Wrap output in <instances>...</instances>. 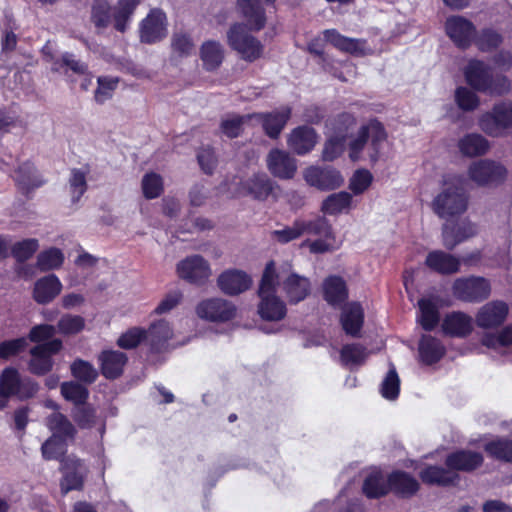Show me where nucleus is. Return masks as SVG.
Masks as SVG:
<instances>
[{
    "instance_id": "nucleus-1",
    "label": "nucleus",
    "mask_w": 512,
    "mask_h": 512,
    "mask_svg": "<svg viewBox=\"0 0 512 512\" xmlns=\"http://www.w3.org/2000/svg\"><path fill=\"white\" fill-rule=\"evenodd\" d=\"M468 208V196L464 189V178L453 175L444 180L441 191L432 201V210L443 219L463 214Z\"/></svg>"
},
{
    "instance_id": "nucleus-2",
    "label": "nucleus",
    "mask_w": 512,
    "mask_h": 512,
    "mask_svg": "<svg viewBox=\"0 0 512 512\" xmlns=\"http://www.w3.org/2000/svg\"><path fill=\"white\" fill-rule=\"evenodd\" d=\"M260 302L258 313L267 321H280L287 312L285 303L278 297L276 288V267L274 262L267 263L258 289Z\"/></svg>"
},
{
    "instance_id": "nucleus-3",
    "label": "nucleus",
    "mask_w": 512,
    "mask_h": 512,
    "mask_svg": "<svg viewBox=\"0 0 512 512\" xmlns=\"http://www.w3.org/2000/svg\"><path fill=\"white\" fill-rule=\"evenodd\" d=\"M387 140L384 127L378 121H370L362 125L357 134L351 138L348 144L349 158L353 162L361 159L362 152L369 142L368 156L372 163L379 160L381 150Z\"/></svg>"
},
{
    "instance_id": "nucleus-4",
    "label": "nucleus",
    "mask_w": 512,
    "mask_h": 512,
    "mask_svg": "<svg viewBox=\"0 0 512 512\" xmlns=\"http://www.w3.org/2000/svg\"><path fill=\"white\" fill-rule=\"evenodd\" d=\"M464 75L467 83L480 92L503 95L510 90V82L506 76L494 75L492 69L479 60H470Z\"/></svg>"
},
{
    "instance_id": "nucleus-5",
    "label": "nucleus",
    "mask_w": 512,
    "mask_h": 512,
    "mask_svg": "<svg viewBox=\"0 0 512 512\" xmlns=\"http://www.w3.org/2000/svg\"><path fill=\"white\" fill-rule=\"evenodd\" d=\"M38 385L29 377H22L17 369L5 368L0 374V410L7 406L8 398L15 396L24 400L33 397Z\"/></svg>"
},
{
    "instance_id": "nucleus-6",
    "label": "nucleus",
    "mask_w": 512,
    "mask_h": 512,
    "mask_svg": "<svg viewBox=\"0 0 512 512\" xmlns=\"http://www.w3.org/2000/svg\"><path fill=\"white\" fill-rule=\"evenodd\" d=\"M479 128L490 137H502L512 129V101L504 100L480 115Z\"/></svg>"
},
{
    "instance_id": "nucleus-7",
    "label": "nucleus",
    "mask_w": 512,
    "mask_h": 512,
    "mask_svg": "<svg viewBox=\"0 0 512 512\" xmlns=\"http://www.w3.org/2000/svg\"><path fill=\"white\" fill-rule=\"evenodd\" d=\"M281 287L285 297L292 304L303 301L311 291L310 280L292 270L289 263L276 269V288Z\"/></svg>"
},
{
    "instance_id": "nucleus-8",
    "label": "nucleus",
    "mask_w": 512,
    "mask_h": 512,
    "mask_svg": "<svg viewBox=\"0 0 512 512\" xmlns=\"http://www.w3.org/2000/svg\"><path fill=\"white\" fill-rule=\"evenodd\" d=\"M227 41L229 46L245 61L253 62L263 54L262 43L249 34L242 24H234L229 29Z\"/></svg>"
},
{
    "instance_id": "nucleus-9",
    "label": "nucleus",
    "mask_w": 512,
    "mask_h": 512,
    "mask_svg": "<svg viewBox=\"0 0 512 512\" xmlns=\"http://www.w3.org/2000/svg\"><path fill=\"white\" fill-rule=\"evenodd\" d=\"M506 174V168L491 159L473 161L467 169L468 179L480 187L497 185L505 179Z\"/></svg>"
},
{
    "instance_id": "nucleus-10",
    "label": "nucleus",
    "mask_w": 512,
    "mask_h": 512,
    "mask_svg": "<svg viewBox=\"0 0 512 512\" xmlns=\"http://www.w3.org/2000/svg\"><path fill=\"white\" fill-rule=\"evenodd\" d=\"M453 295L464 302H481L491 293V286L487 279L478 276L462 277L454 281Z\"/></svg>"
},
{
    "instance_id": "nucleus-11",
    "label": "nucleus",
    "mask_w": 512,
    "mask_h": 512,
    "mask_svg": "<svg viewBox=\"0 0 512 512\" xmlns=\"http://www.w3.org/2000/svg\"><path fill=\"white\" fill-rule=\"evenodd\" d=\"M179 278L196 285H202L212 275L209 262L201 255L194 254L185 257L176 265Z\"/></svg>"
},
{
    "instance_id": "nucleus-12",
    "label": "nucleus",
    "mask_w": 512,
    "mask_h": 512,
    "mask_svg": "<svg viewBox=\"0 0 512 512\" xmlns=\"http://www.w3.org/2000/svg\"><path fill=\"white\" fill-rule=\"evenodd\" d=\"M303 178L309 186L321 191L334 190L344 184L340 171L331 166L311 165L303 170Z\"/></svg>"
},
{
    "instance_id": "nucleus-13",
    "label": "nucleus",
    "mask_w": 512,
    "mask_h": 512,
    "mask_svg": "<svg viewBox=\"0 0 512 512\" xmlns=\"http://www.w3.org/2000/svg\"><path fill=\"white\" fill-rule=\"evenodd\" d=\"M167 36V17L158 8L150 10L139 24V37L141 42L153 44Z\"/></svg>"
},
{
    "instance_id": "nucleus-14",
    "label": "nucleus",
    "mask_w": 512,
    "mask_h": 512,
    "mask_svg": "<svg viewBox=\"0 0 512 512\" xmlns=\"http://www.w3.org/2000/svg\"><path fill=\"white\" fill-rule=\"evenodd\" d=\"M62 348L60 339H53L44 344L33 347L30 351L29 370L36 375H44L53 367L52 355L58 353Z\"/></svg>"
},
{
    "instance_id": "nucleus-15",
    "label": "nucleus",
    "mask_w": 512,
    "mask_h": 512,
    "mask_svg": "<svg viewBox=\"0 0 512 512\" xmlns=\"http://www.w3.org/2000/svg\"><path fill=\"white\" fill-rule=\"evenodd\" d=\"M196 313L200 318L211 322H226L235 317L236 307L223 298H210L197 305Z\"/></svg>"
},
{
    "instance_id": "nucleus-16",
    "label": "nucleus",
    "mask_w": 512,
    "mask_h": 512,
    "mask_svg": "<svg viewBox=\"0 0 512 512\" xmlns=\"http://www.w3.org/2000/svg\"><path fill=\"white\" fill-rule=\"evenodd\" d=\"M269 172L276 178L292 179L298 169L297 160L289 152L281 149H272L266 157Z\"/></svg>"
},
{
    "instance_id": "nucleus-17",
    "label": "nucleus",
    "mask_w": 512,
    "mask_h": 512,
    "mask_svg": "<svg viewBox=\"0 0 512 512\" xmlns=\"http://www.w3.org/2000/svg\"><path fill=\"white\" fill-rule=\"evenodd\" d=\"M317 142V132L307 125L294 128L287 137L288 148L299 156L309 154L315 148Z\"/></svg>"
},
{
    "instance_id": "nucleus-18",
    "label": "nucleus",
    "mask_w": 512,
    "mask_h": 512,
    "mask_svg": "<svg viewBox=\"0 0 512 512\" xmlns=\"http://www.w3.org/2000/svg\"><path fill=\"white\" fill-rule=\"evenodd\" d=\"M62 470L61 491L63 494L82 487L87 469L80 459L74 456L66 457L62 462Z\"/></svg>"
},
{
    "instance_id": "nucleus-19",
    "label": "nucleus",
    "mask_w": 512,
    "mask_h": 512,
    "mask_svg": "<svg viewBox=\"0 0 512 512\" xmlns=\"http://www.w3.org/2000/svg\"><path fill=\"white\" fill-rule=\"evenodd\" d=\"M446 32L451 40L459 47H468L475 37V27L461 16H452L446 20Z\"/></svg>"
},
{
    "instance_id": "nucleus-20",
    "label": "nucleus",
    "mask_w": 512,
    "mask_h": 512,
    "mask_svg": "<svg viewBox=\"0 0 512 512\" xmlns=\"http://www.w3.org/2000/svg\"><path fill=\"white\" fill-rule=\"evenodd\" d=\"M252 280L247 273L237 269L222 272L217 278L219 289L227 295H238L251 286Z\"/></svg>"
},
{
    "instance_id": "nucleus-21",
    "label": "nucleus",
    "mask_w": 512,
    "mask_h": 512,
    "mask_svg": "<svg viewBox=\"0 0 512 512\" xmlns=\"http://www.w3.org/2000/svg\"><path fill=\"white\" fill-rule=\"evenodd\" d=\"M508 305L503 301H491L482 306L476 315V324L481 328L500 326L508 315Z\"/></svg>"
},
{
    "instance_id": "nucleus-22",
    "label": "nucleus",
    "mask_w": 512,
    "mask_h": 512,
    "mask_svg": "<svg viewBox=\"0 0 512 512\" xmlns=\"http://www.w3.org/2000/svg\"><path fill=\"white\" fill-rule=\"evenodd\" d=\"M324 38L342 52L357 56L367 55L372 52L365 40L343 36L334 29L325 30Z\"/></svg>"
},
{
    "instance_id": "nucleus-23",
    "label": "nucleus",
    "mask_w": 512,
    "mask_h": 512,
    "mask_svg": "<svg viewBox=\"0 0 512 512\" xmlns=\"http://www.w3.org/2000/svg\"><path fill=\"white\" fill-rule=\"evenodd\" d=\"M173 337V329L169 322L159 319L150 324L146 330L145 344L152 352H161L166 349Z\"/></svg>"
},
{
    "instance_id": "nucleus-24",
    "label": "nucleus",
    "mask_w": 512,
    "mask_h": 512,
    "mask_svg": "<svg viewBox=\"0 0 512 512\" xmlns=\"http://www.w3.org/2000/svg\"><path fill=\"white\" fill-rule=\"evenodd\" d=\"M340 323L347 335L358 337L364 323V309L359 302H350L342 308Z\"/></svg>"
},
{
    "instance_id": "nucleus-25",
    "label": "nucleus",
    "mask_w": 512,
    "mask_h": 512,
    "mask_svg": "<svg viewBox=\"0 0 512 512\" xmlns=\"http://www.w3.org/2000/svg\"><path fill=\"white\" fill-rule=\"evenodd\" d=\"M127 355L117 350H104L98 356L102 375L107 379L118 378L127 363Z\"/></svg>"
},
{
    "instance_id": "nucleus-26",
    "label": "nucleus",
    "mask_w": 512,
    "mask_h": 512,
    "mask_svg": "<svg viewBox=\"0 0 512 512\" xmlns=\"http://www.w3.org/2000/svg\"><path fill=\"white\" fill-rule=\"evenodd\" d=\"M425 264L437 273L450 275L460 271L461 261L452 254L442 250H434L428 253Z\"/></svg>"
},
{
    "instance_id": "nucleus-27",
    "label": "nucleus",
    "mask_w": 512,
    "mask_h": 512,
    "mask_svg": "<svg viewBox=\"0 0 512 512\" xmlns=\"http://www.w3.org/2000/svg\"><path fill=\"white\" fill-rule=\"evenodd\" d=\"M290 115L291 109L285 106L271 113L253 114V118L262 123L263 129L269 137L277 138L289 120Z\"/></svg>"
},
{
    "instance_id": "nucleus-28",
    "label": "nucleus",
    "mask_w": 512,
    "mask_h": 512,
    "mask_svg": "<svg viewBox=\"0 0 512 512\" xmlns=\"http://www.w3.org/2000/svg\"><path fill=\"white\" fill-rule=\"evenodd\" d=\"M62 290L59 278L50 274L38 279L34 284L33 298L39 304H47L57 297Z\"/></svg>"
},
{
    "instance_id": "nucleus-29",
    "label": "nucleus",
    "mask_w": 512,
    "mask_h": 512,
    "mask_svg": "<svg viewBox=\"0 0 512 512\" xmlns=\"http://www.w3.org/2000/svg\"><path fill=\"white\" fill-rule=\"evenodd\" d=\"M275 0H265L266 3H272ZM238 7L243 17L246 19L250 30L259 31L265 25V13L260 5V0H238Z\"/></svg>"
},
{
    "instance_id": "nucleus-30",
    "label": "nucleus",
    "mask_w": 512,
    "mask_h": 512,
    "mask_svg": "<svg viewBox=\"0 0 512 512\" xmlns=\"http://www.w3.org/2000/svg\"><path fill=\"white\" fill-rule=\"evenodd\" d=\"M483 462V457L480 453L469 451V450H460L455 453L450 454L446 459V465L451 470L454 471H472L479 467Z\"/></svg>"
},
{
    "instance_id": "nucleus-31",
    "label": "nucleus",
    "mask_w": 512,
    "mask_h": 512,
    "mask_svg": "<svg viewBox=\"0 0 512 512\" xmlns=\"http://www.w3.org/2000/svg\"><path fill=\"white\" fill-rule=\"evenodd\" d=\"M324 299L331 306H340L348 297L345 281L339 276H329L323 282Z\"/></svg>"
},
{
    "instance_id": "nucleus-32",
    "label": "nucleus",
    "mask_w": 512,
    "mask_h": 512,
    "mask_svg": "<svg viewBox=\"0 0 512 512\" xmlns=\"http://www.w3.org/2000/svg\"><path fill=\"white\" fill-rule=\"evenodd\" d=\"M14 179L17 185L25 192H29L44 184V179L37 172L34 165L30 162L21 164L15 171Z\"/></svg>"
},
{
    "instance_id": "nucleus-33",
    "label": "nucleus",
    "mask_w": 512,
    "mask_h": 512,
    "mask_svg": "<svg viewBox=\"0 0 512 512\" xmlns=\"http://www.w3.org/2000/svg\"><path fill=\"white\" fill-rule=\"evenodd\" d=\"M442 328L449 335L463 337L472 330V318L463 312H453L445 317Z\"/></svg>"
},
{
    "instance_id": "nucleus-34",
    "label": "nucleus",
    "mask_w": 512,
    "mask_h": 512,
    "mask_svg": "<svg viewBox=\"0 0 512 512\" xmlns=\"http://www.w3.org/2000/svg\"><path fill=\"white\" fill-rule=\"evenodd\" d=\"M243 187L253 198L265 200L272 192L273 183L265 173H259L248 178Z\"/></svg>"
},
{
    "instance_id": "nucleus-35",
    "label": "nucleus",
    "mask_w": 512,
    "mask_h": 512,
    "mask_svg": "<svg viewBox=\"0 0 512 512\" xmlns=\"http://www.w3.org/2000/svg\"><path fill=\"white\" fill-rule=\"evenodd\" d=\"M200 58L203 66L208 71L217 69L224 58V50L219 42L208 40L200 48Z\"/></svg>"
},
{
    "instance_id": "nucleus-36",
    "label": "nucleus",
    "mask_w": 512,
    "mask_h": 512,
    "mask_svg": "<svg viewBox=\"0 0 512 512\" xmlns=\"http://www.w3.org/2000/svg\"><path fill=\"white\" fill-rule=\"evenodd\" d=\"M389 486L391 490L403 497L412 496L419 489V483L414 477L400 471L390 474Z\"/></svg>"
},
{
    "instance_id": "nucleus-37",
    "label": "nucleus",
    "mask_w": 512,
    "mask_h": 512,
    "mask_svg": "<svg viewBox=\"0 0 512 512\" xmlns=\"http://www.w3.org/2000/svg\"><path fill=\"white\" fill-rule=\"evenodd\" d=\"M458 147L463 155L474 157L487 153L490 145L482 135L471 133L460 139Z\"/></svg>"
},
{
    "instance_id": "nucleus-38",
    "label": "nucleus",
    "mask_w": 512,
    "mask_h": 512,
    "mask_svg": "<svg viewBox=\"0 0 512 512\" xmlns=\"http://www.w3.org/2000/svg\"><path fill=\"white\" fill-rule=\"evenodd\" d=\"M420 478L424 483L446 486L458 479L456 472L439 466H428L420 472Z\"/></svg>"
},
{
    "instance_id": "nucleus-39",
    "label": "nucleus",
    "mask_w": 512,
    "mask_h": 512,
    "mask_svg": "<svg viewBox=\"0 0 512 512\" xmlns=\"http://www.w3.org/2000/svg\"><path fill=\"white\" fill-rule=\"evenodd\" d=\"M352 196L346 191H340L327 196L321 205L323 213L337 215L344 212L351 205Z\"/></svg>"
},
{
    "instance_id": "nucleus-40",
    "label": "nucleus",
    "mask_w": 512,
    "mask_h": 512,
    "mask_svg": "<svg viewBox=\"0 0 512 512\" xmlns=\"http://www.w3.org/2000/svg\"><path fill=\"white\" fill-rule=\"evenodd\" d=\"M140 0H119L114 8V27L124 32L130 22L131 16L139 5Z\"/></svg>"
},
{
    "instance_id": "nucleus-41",
    "label": "nucleus",
    "mask_w": 512,
    "mask_h": 512,
    "mask_svg": "<svg viewBox=\"0 0 512 512\" xmlns=\"http://www.w3.org/2000/svg\"><path fill=\"white\" fill-rule=\"evenodd\" d=\"M346 138L329 131L324 142L321 159L325 162H332L339 158L346 149Z\"/></svg>"
},
{
    "instance_id": "nucleus-42",
    "label": "nucleus",
    "mask_w": 512,
    "mask_h": 512,
    "mask_svg": "<svg viewBox=\"0 0 512 512\" xmlns=\"http://www.w3.org/2000/svg\"><path fill=\"white\" fill-rule=\"evenodd\" d=\"M444 352V347L437 339L431 336L422 337L419 343V353L424 363L433 364L439 361L444 355Z\"/></svg>"
},
{
    "instance_id": "nucleus-43",
    "label": "nucleus",
    "mask_w": 512,
    "mask_h": 512,
    "mask_svg": "<svg viewBox=\"0 0 512 512\" xmlns=\"http://www.w3.org/2000/svg\"><path fill=\"white\" fill-rule=\"evenodd\" d=\"M390 489L389 479L386 480L379 471L372 472L365 479L363 492L368 498H378L385 495Z\"/></svg>"
},
{
    "instance_id": "nucleus-44",
    "label": "nucleus",
    "mask_w": 512,
    "mask_h": 512,
    "mask_svg": "<svg viewBox=\"0 0 512 512\" xmlns=\"http://www.w3.org/2000/svg\"><path fill=\"white\" fill-rule=\"evenodd\" d=\"M301 234L321 236L333 239V230L328 220L324 217H317L313 220H299Z\"/></svg>"
},
{
    "instance_id": "nucleus-45",
    "label": "nucleus",
    "mask_w": 512,
    "mask_h": 512,
    "mask_svg": "<svg viewBox=\"0 0 512 512\" xmlns=\"http://www.w3.org/2000/svg\"><path fill=\"white\" fill-rule=\"evenodd\" d=\"M48 428L61 439L63 437H73L76 429L66 416L58 411L53 412L46 420Z\"/></svg>"
},
{
    "instance_id": "nucleus-46",
    "label": "nucleus",
    "mask_w": 512,
    "mask_h": 512,
    "mask_svg": "<svg viewBox=\"0 0 512 512\" xmlns=\"http://www.w3.org/2000/svg\"><path fill=\"white\" fill-rule=\"evenodd\" d=\"M63 262V252L58 248L51 247L38 254L36 265L41 271H49L60 268Z\"/></svg>"
},
{
    "instance_id": "nucleus-47",
    "label": "nucleus",
    "mask_w": 512,
    "mask_h": 512,
    "mask_svg": "<svg viewBox=\"0 0 512 512\" xmlns=\"http://www.w3.org/2000/svg\"><path fill=\"white\" fill-rule=\"evenodd\" d=\"M88 174V169H78L74 168L71 170L70 178H69V192L71 195L72 201L78 202L83 194L87 190V181L86 176Z\"/></svg>"
},
{
    "instance_id": "nucleus-48",
    "label": "nucleus",
    "mask_w": 512,
    "mask_h": 512,
    "mask_svg": "<svg viewBox=\"0 0 512 512\" xmlns=\"http://www.w3.org/2000/svg\"><path fill=\"white\" fill-rule=\"evenodd\" d=\"M389 370L380 385V393L387 400H395L400 391V379L395 366L390 363Z\"/></svg>"
},
{
    "instance_id": "nucleus-49",
    "label": "nucleus",
    "mask_w": 512,
    "mask_h": 512,
    "mask_svg": "<svg viewBox=\"0 0 512 512\" xmlns=\"http://www.w3.org/2000/svg\"><path fill=\"white\" fill-rule=\"evenodd\" d=\"M61 394L66 400L73 402L75 407L85 404L89 396V392L86 387L73 381L62 383Z\"/></svg>"
},
{
    "instance_id": "nucleus-50",
    "label": "nucleus",
    "mask_w": 512,
    "mask_h": 512,
    "mask_svg": "<svg viewBox=\"0 0 512 512\" xmlns=\"http://www.w3.org/2000/svg\"><path fill=\"white\" fill-rule=\"evenodd\" d=\"M251 119H254L253 114L244 116L235 114L227 115L221 121V132L229 138L238 137L243 129V125Z\"/></svg>"
},
{
    "instance_id": "nucleus-51",
    "label": "nucleus",
    "mask_w": 512,
    "mask_h": 512,
    "mask_svg": "<svg viewBox=\"0 0 512 512\" xmlns=\"http://www.w3.org/2000/svg\"><path fill=\"white\" fill-rule=\"evenodd\" d=\"M420 310V322L425 330H432L439 321V313L436 305L429 299H421L418 302Z\"/></svg>"
},
{
    "instance_id": "nucleus-52",
    "label": "nucleus",
    "mask_w": 512,
    "mask_h": 512,
    "mask_svg": "<svg viewBox=\"0 0 512 512\" xmlns=\"http://www.w3.org/2000/svg\"><path fill=\"white\" fill-rule=\"evenodd\" d=\"M51 69L54 72L64 70V73H67L68 70H70L74 74L85 75L87 72V65L77 60L73 54L65 53L62 55L60 61H54L51 64Z\"/></svg>"
},
{
    "instance_id": "nucleus-53",
    "label": "nucleus",
    "mask_w": 512,
    "mask_h": 512,
    "mask_svg": "<svg viewBox=\"0 0 512 512\" xmlns=\"http://www.w3.org/2000/svg\"><path fill=\"white\" fill-rule=\"evenodd\" d=\"M171 48L174 55L188 57L194 52L195 45L188 33L178 31L172 35Z\"/></svg>"
},
{
    "instance_id": "nucleus-54",
    "label": "nucleus",
    "mask_w": 512,
    "mask_h": 512,
    "mask_svg": "<svg viewBox=\"0 0 512 512\" xmlns=\"http://www.w3.org/2000/svg\"><path fill=\"white\" fill-rule=\"evenodd\" d=\"M71 374L79 381L91 384L98 377L97 369L88 361L76 359L70 366Z\"/></svg>"
},
{
    "instance_id": "nucleus-55",
    "label": "nucleus",
    "mask_w": 512,
    "mask_h": 512,
    "mask_svg": "<svg viewBox=\"0 0 512 512\" xmlns=\"http://www.w3.org/2000/svg\"><path fill=\"white\" fill-rule=\"evenodd\" d=\"M141 187L146 199L158 198L163 192V179L157 173H147L142 178Z\"/></svg>"
},
{
    "instance_id": "nucleus-56",
    "label": "nucleus",
    "mask_w": 512,
    "mask_h": 512,
    "mask_svg": "<svg viewBox=\"0 0 512 512\" xmlns=\"http://www.w3.org/2000/svg\"><path fill=\"white\" fill-rule=\"evenodd\" d=\"M482 344L487 348L499 351L507 348L512 344V324L503 329L498 335L485 334L482 337Z\"/></svg>"
},
{
    "instance_id": "nucleus-57",
    "label": "nucleus",
    "mask_w": 512,
    "mask_h": 512,
    "mask_svg": "<svg viewBox=\"0 0 512 512\" xmlns=\"http://www.w3.org/2000/svg\"><path fill=\"white\" fill-rule=\"evenodd\" d=\"M488 454L498 460L512 461V440L497 439L485 445Z\"/></svg>"
},
{
    "instance_id": "nucleus-58",
    "label": "nucleus",
    "mask_w": 512,
    "mask_h": 512,
    "mask_svg": "<svg viewBox=\"0 0 512 512\" xmlns=\"http://www.w3.org/2000/svg\"><path fill=\"white\" fill-rule=\"evenodd\" d=\"M146 329L132 327L122 333L117 340V345L122 349H134L140 343H145Z\"/></svg>"
},
{
    "instance_id": "nucleus-59",
    "label": "nucleus",
    "mask_w": 512,
    "mask_h": 512,
    "mask_svg": "<svg viewBox=\"0 0 512 512\" xmlns=\"http://www.w3.org/2000/svg\"><path fill=\"white\" fill-rule=\"evenodd\" d=\"M368 351L360 344H348L341 350V360L346 365H360L368 357Z\"/></svg>"
},
{
    "instance_id": "nucleus-60",
    "label": "nucleus",
    "mask_w": 512,
    "mask_h": 512,
    "mask_svg": "<svg viewBox=\"0 0 512 512\" xmlns=\"http://www.w3.org/2000/svg\"><path fill=\"white\" fill-rule=\"evenodd\" d=\"M38 248L39 241L35 238H29L15 243L11 248V253L17 261L24 262L30 259Z\"/></svg>"
},
{
    "instance_id": "nucleus-61",
    "label": "nucleus",
    "mask_w": 512,
    "mask_h": 512,
    "mask_svg": "<svg viewBox=\"0 0 512 512\" xmlns=\"http://www.w3.org/2000/svg\"><path fill=\"white\" fill-rule=\"evenodd\" d=\"M74 421L80 428L88 429L96 425L97 416L96 410L91 405H81L75 407L72 412Z\"/></svg>"
},
{
    "instance_id": "nucleus-62",
    "label": "nucleus",
    "mask_w": 512,
    "mask_h": 512,
    "mask_svg": "<svg viewBox=\"0 0 512 512\" xmlns=\"http://www.w3.org/2000/svg\"><path fill=\"white\" fill-rule=\"evenodd\" d=\"M356 125V118L350 113L339 114L329 124V131L347 139L348 133Z\"/></svg>"
},
{
    "instance_id": "nucleus-63",
    "label": "nucleus",
    "mask_w": 512,
    "mask_h": 512,
    "mask_svg": "<svg viewBox=\"0 0 512 512\" xmlns=\"http://www.w3.org/2000/svg\"><path fill=\"white\" fill-rule=\"evenodd\" d=\"M65 443L57 435H52L41 447L42 456L45 460L58 459L65 453Z\"/></svg>"
},
{
    "instance_id": "nucleus-64",
    "label": "nucleus",
    "mask_w": 512,
    "mask_h": 512,
    "mask_svg": "<svg viewBox=\"0 0 512 512\" xmlns=\"http://www.w3.org/2000/svg\"><path fill=\"white\" fill-rule=\"evenodd\" d=\"M455 101L458 107L464 111H473L480 104L479 97L466 87H459L455 91Z\"/></svg>"
}]
</instances>
